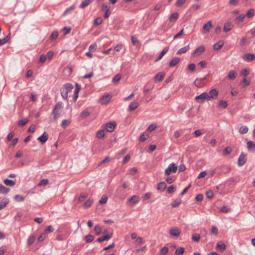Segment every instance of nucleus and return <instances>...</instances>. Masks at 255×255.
<instances>
[{
  "label": "nucleus",
  "instance_id": "1",
  "mask_svg": "<svg viewBox=\"0 0 255 255\" xmlns=\"http://www.w3.org/2000/svg\"><path fill=\"white\" fill-rule=\"evenodd\" d=\"M63 109V105L61 102H59L56 103L51 113V116H53V117L52 119H50V122H56L62 113Z\"/></svg>",
  "mask_w": 255,
  "mask_h": 255
},
{
  "label": "nucleus",
  "instance_id": "2",
  "mask_svg": "<svg viewBox=\"0 0 255 255\" xmlns=\"http://www.w3.org/2000/svg\"><path fill=\"white\" fill-rule=\"evenodd\" d=\"M64 89L61 90V95L63 99H67L68 93L74 88L73 85L71 83H66L64 85Z\"/></svg>",
  "mask_w": 255,
  "mask_h": 255
},
{
  "label": "nucleus",
  "instance_id": "3",
  "mask_svg": "<svg viewBox=\"0 0 255 255\" xmlns=\"http://www.w3.org/2000/svg\"><path fill=\"white\" fill-rule=\"evenodd\" d=\"M177 170V166L173 162L170 164L168 167L165 170V175H169L172 172L175 173Z\"/></svg>",
  "mask_w": 255,
  "mask_h": 255
},
{
  "label": "nucleus",
  "instance_id": "4",
  "mask_svg": "<svg viewBox=\"0 0 255 255\" xmlns=\"http://www.w3.org/2000/svg\"><path fill=\"white\" fill-rule=\"evenodd\" d=\"M195 100L199 103H203L205 100H208V93L204 92L195 98Z\"/></svg>",
  "mask_w": 255,
  "mask_h": 255
},
{
  "label": "nucleus",
  "instance_id": "5",
  "mask_svg": "<svg viewBox=\"0 0 255 255\" xmlns=\"http://www.w3.org/2000/svg\"><path fill=\"white\" fill-rule=\"evenodd\" d=\"M101 10L102 11L105 12V14L104 15V18H108L110 14L111 11L110 10V6L108 5L107 3H104L101 7Z\"/></svg>",
  "mask_w": 255,
  "mask_h": 255
},
{
  "label": "nucleus",
  "instance_id": "6",
  "mask_svg": "<svg viewBox=\"0 0 255 255\" xmlns=\"http://www.w3.org/2000/svg\"><path fill=\"white\" fill-rule=\"evenodd\" d=\"M219 92L216 89H213L208 93V101L211 99H216L218 95Z\"/></svg>",
  "mask_w": 255,
  "mask_h": 255
},
{
  "label": "nucleus",
  "instance_id": "7",
  "mask_svg": "<svg viewBox=\"0 0 255 255\" xmlns=\"http://www.w3.org/2000/svg\"><path fill=\"white\" fill-rule=\"evenodd\" d=\"M247 161L246 154L244 153H242L238 160V165L239 166H242L245 164Z\"/></svg>",
  "mask_w": 255,
  "mask_h": 255
},
{
  "label": "nucleus",
  "instance_id": "8",
  "mask_svg": "<svg viewBox=\"0 0 255 255\" xmlns=\"http://www.w3.org/2000/svg\"><path fill=\"white\" fill-rule=\"evenodd\" d=\"M116 126V123L110 122L105 125L104 128L108 132H112L115 129Z\"/></svg>",
  "mask_w": 255,
  "mask_h": 255
},
{
  "label": "nucleus",
  "instance_id": "9",
  "mask_svg": "<svg viewBox=\"0 0 255 255\" xmlns=\"http://www.w3.org/2000/svg\"><path fill=\"white\" fill-rule=\"evenodd\" d=\"M81 87L80 85H79L78 83L76 84L75 89L74 93V99H73L74 102H76L77 98H78L79 92L81 89Z\"/></svg>",
  "mask_w": 255,
  "mask_h": 255
},
{
  "label": "nucleus",
  "instance_id": "10",
  "mask_svg": "<svg viewBox=\"0 0 255 255\" xmlns=\"http://www.w3.org/2000/svg\"><path fill=\"white\" fill-rule=\"evenodd\" d=\"M81 87L80 85H79L78 83L76 84L75 89L74 93V99H73L74 102H76L77 98H78L79 92L81 89Z\"/></svg>",
  "mask_w": 255,
  "mask_h": 255
},
{
  "label": "nucleus",
  "instance_id": "11",
  "mask_svg": "<svg viewBox=\"0 0 255 255\" xmlns=\"http://www.w3.org/2000/svg\"><path fill=\"white\" fill-rule=\"evenodd\" d=\"M205 51V47L203 46H200L197 47L193 52V55L194 56H199L201 53H203Z\"/></svg>",
  "mask_w": 255,
  "mask_h": 255
},
{
  "label": "nucleus",
  "instance_id": "12",
  "mask_svg": "<svg viewBox=\"0 0 255 255\" xmlns=\"http://www.w3.org/2000/svg\"><path fill=\"white\" fill-rule=\"evenodd\" d=\"M243 59L246 61H251L255 59V54L247 53L244 55Z\"/></svg>",
  "mask_w": 255,
  "mask_h": 255
},
{
  "label": "nucleus",
  "instance_id": "13",
  "mask_svg": "<svg viewBox=\"0 0 255 255\" xmlns=\"http://www.w3.org/2000/svg\"><path fill=\"white\" fill-rule=\"evenodd\" d=\"M112 236H113L112 233L109 234L105 236H103L102 237H101L98 238L97 240V242H98L99 243H101L104 241H107V240L110 239L112 237Z\"/></svg>",
  "mask_w": 255,
  "mask_h": 255
},
{
  "label": "nucleus",
  "instance_id": "14",
  "mask_svg": "<svg viewBox=\"0 0 255 255\" xmlns=\"http://www.w3.org/2000/svg\"><path fill=\"white\" fill-rule=\"evenodd\" d=\"M172 236L178 237L181 233L180 229L177 227L172 228L170 231Z\"/></svg>",
  "mask_w": 255,
  "mask_h": 255
},
{
  "label": "nucleus",
  "instance_id": "15",
  "mask_svg": "<svg viewBox=\"0 0 255 255\" xmlns=\"http://www.w3.org/2000/svg\"><path fill=\"white\" fill-rule=\"evenodd\" d=\"M48 139V134L44 132L42 135L37 138V140H39L41 143H44Z\"/></svg>",
  "mask_w": 255,
  "mask_h": 255
},
{
  "label": "nucleus",
  "instance_id": "16",
  "mask_svg": "<svg viewBox=\"0 0 255 255\" xmlns=\"http://www.w3.org/2000/svg\"><path fill=\"white\" fill-rule=\"evenodd\" d=\"M111 97L109 94H105L101 99L102 103L105 104L108 103L111 100Z\"/></svg>",
  "mask_w": 255,
  "mask_h": 255
},
{
  "label": "nucleus",
  "instance_id": "17",
  "mask_svg": "<svg viewBox=\"0 0 255 255\" xmlns=\"http://www.w3.org/2000/svg\"><path fill=\"white\" fill-rule=\"evenodd\" d=\"M180 61V59L179 57H175L169 62V66L170 67H173L179 63Z\"/></svg>",
  "mask_w": 255,
  "mask_h": 255
},
{
  "label": "nucleus",
  "instance_id": "18",
  "mask_svg": "<svg viewBox=\"0 0 255 255\" xmlns=\"http://www.w3.org/2000/svg\"><path fill=\"white\" fill-rule=\"evenodd\" d=\"M165 76V73L163 72H159L157 73L155 77H154V80L155 82H160L162 80L163 78Z\"/></svg>",
  "mask_w": 255,
  "mask_h": 255
},
{
  "label": "nucleus",
  "instance_id": "19",
  "mask_svg": "<svg viewBox=\"0 0 255 255\" xmlns=\"http://www.w3.org/2000/svg\"><path fill=\"white\" fill-rule=\"evenodd\" d=\"M233 27V25L231 22H227L224 24L223 30L225 32L230 31Z\"/></svg>",
  "mask_w": 255,
  "mask_h": 255
},
{
  "label": "nucleus",
  "instance_id": "20",
  "mask_svg": "<svg viewBox=\"0 0 255 255\" xmlns=\"http://www.w3.org/2000/svg\"><path fill=\"white\" fill-rule=\"evenodd\" d=\"M168 51V47H165L162 51V52L160 53L159 56L156 57V58L155 59V61L156 62V61L160 60L162 58V57L164 55V54H165Z\"/></svg>",
  "mask_w": 255,
  "mask_h": 255
},
{
  "label": "nucleus",
  "instance_id": "21",
  "mask_svg": "<svg viewBox=\"0 0 255 255\" xmlns=\"http://www.w3.org/2000/svg\"><path fill=\"white\" fill-rule=\"evenodd\" d=\"M138 197L136 195L132 196L129 199H128V201L133 205L135 204L138 201Z\"/></svg>",
  "mask_w": 255,
  "mask_h": 255
},
{
  "label": "nucleus",
  "instance_id": "22",
  "mask_svg": "<svg viewBox=\"0 0 255 255\" xmlns=\"http://www.w3.org/2000/svg\"><path fill=\"white\" fill-rule=\"evenodd\" d=\"M203 81V79L197 78L194 81V84L197 87H202L204 85L202 82Z\"/></svg>",
  "mask_w": 255,
  "mask_h": 255
},
{
  "label": "nucleus",
  "instance_id": "23",
  "mask_svg": "<svg viewBox=\"0 0 255 255\" xmlns=\"http://www.w3.org/2000/svg\"><path fill=\"white\" fill-rule=\"evenodd\" d=\"M212 27L213 25L212 24L211 21H209L204 25L203 29L206 32H209L210 29L212 28Z\"/></svg>",
  "mask_w": 255,
  "mask_h": 255
},
{
  "label": "nucleus",
  "instance_id": "24",
  "mask_svg": "<svg viewBox=\"0 0 255 255\" xmlns=\"http://www.w3.org/2000/svg\"><path fill=\"white\" fill-rule=\"evenodd\" d=\"M224 45V42L223 41H219V42L215 43L213 46V49L214 50H218L220 49Z\"/></svg>",
  "mask_w": 255,
  "mask_h": 255
},
{
  "label": "nucleus",
  "instance_id": "25",
  "mask_svg": "<svg viewBox=\"0 0 255 255\" xmlns=\"http://www.w3.org/2000/svg\"><path fill=\"white\" fill-rule=\"evenodd\" d=\"M189 49V45L184 46L179 49L177 52V55H180L182 53H186Z\"/></svg>",
  "mask_w": 255,
  "mask_h": 255
},
{
  "label": "nucleus",
  "instance_id": "26",
  "mask_svg": "<svg viewBox=\"0 0 255 255\" xmlns=\"http://www.w3.org/2000/svg\"><path fill=\"white\" fill-rule=\"evenodd\" d=\"M247 147L249 150L254 151L255 150V143L252 141H249L247 142Z\"/></svg>",
  "mask_w": 255,
  "mask_h": 255
},
{
  "label": "nucleus",
  "instance_id": "27",
  "mask_svg": "<svg viewBox=\"0 0 255 255\" xmlns=\"http://www.w3.org/2000/svg\"><path fill=\"white\" fill-rule=\"evenodd\" d=\"M166 187V184L164 182H159L157 187V189L163 191Z\"/></svg>",
  "mask_w": 255,
  "mask_h": 255
},
{
  "label": "nucleus",
  "instance_id": "28",
  "mask_svg": "<svg viewBox=\"0 0 255 255\" xmlns=\"http://www.w3.org/2000/svg\"><path fill=\"white\" fill-rule=\"evenodd\" d=\"M10 189L0 183V192L2 194H7L9 192Z\"/></svg>",
  "mask_w": 255,
  "mask_h": 255
},
{
  "label": "nucleus",
  "instance_id": "29",
  "mask_svg": "<svg viewBox=\"0 0 255 255\" xmlns=\"http://www.w3.org/2000/svg\"><path fill=\"white\" fill-rule=\"evenodd\" d=\"M94 0H85L82 2L80 4V7L81 8H84L88 5H89Z\"/></svg>",
  "mask_w": 255,
  "mask_h": 255
},
{
  "label": "nucleus",
  "instance_id": "30",
  "mask_svg": "<svg viewBox=\"0 0 255 255\" xmlns=\"http://www.w3.org/2000/svg\"><path fill=\"white\" fill-rule=\"evenodd\" d=\"M49 184V180L46 179H42L39 183L38 184L37 186L40 187H45Z\"/></svg>",
  "mask_w": 255,
  "mask_h": 255
},
{
  "label": "nucleus",
  "instance_id": "31",
  "mask_svg": "<svg viewBox=\"0 0 255 255\" xmlns=\"http://www.w3.org/2000/svg\"><path fill=\"white\" fill-rule=\"evenodd\" d=\"M9 200L8 199H3L0 202V210L3 209L8 203Z\"/></svg>",
  "mask_w": 255,
  "mask_h": 255
},
{
  "label": "nucleus",
  "instance_id": "32",
  "mask_svg": "<svg viewBox=\"0 0 255 255\" xmlns=\"http://www.w3.org/2000/svg\"><path fill=\"white\" fill-rule=\"evenodd\" d=\"M237 76V73L234 70H231L228 73V78L230 80H234Z\"/></svg>",
  "mask_w": 255,
  "mask_h": 255
},
{
  "label": "nucleus",
  "instance_id": "33",
  "mask_svg": "<svg viewBox=\"0 0 255 255\" xmlns=\"http://www.w3.org/2000/svg\"><path fill=\"white\" fill-rule=\"evenodd\" d=\"M105 135L104 130H99L97 131L96 136L98 139H102L104 137Z\"/></svg>",
  "mask_w": 255,
  "mask_h": 255
},
{
  "label": "nucleus",
  "instance_id": "34",
  "mask_svg": "<svg viewBox=\"0 0 255 255\" xmlns=\"http://www.w3.org/2000/svg\"><path fill=\"white\" fill-rule=\"evenodd\" d=\"M138 106V103L136 102H131L129 106V109L130 111H132L136 109Z\"/></svg>",
  "mask_w": 255,
  "mask_h": 255
},
{
  "label": "nucleus",
  "instance_id": "35",
  "mask_svg": "<svg viewBox=\"0 0 255 255\" xmlns=\"http://www.w3.org/2000/svg\"><path fill=\"white\" fill-rule=\"evenodd\" d=\"M255 14V12L254 9L253 8H251L248 10L246 14H245V15H246V16H247L249 18H250V17L253 16Z\"/></svg>",
  "mask_w": 255,
  "mask_h": 255
},
{
  "label": "nucleus",
  "instance_id": "36",
  "mask_svg": "<svg viewBox=\"0 0 255 255\" xmlns=\"http://www.w3.org/2000/svg\"><path fill=\"white\" fill-rule=\"evenodd\" d=\"M181 203V200L180 199H178L174 200L171 204V205L173 208H176L179 206V205Z\"/></svg>",
  "mask_w": 255,
  "mask_h": 255
},
{
  "label": "nucleus",
  "instance_id": "37",
  "mask_svg": "<svg viewBox=\"0 0 255 255\" xmlns=\"http://www.w3.org/2000/svg\"><path fill=\"white\" fill-rule=\"evenodd\" d=\"M3 182L7 186H13L15 184V182L14 181L8 179H5Z\"/></svg>",
  "mask_w": 255,
  "mask_h": 255
},
{
  "label": "nucleus",
  "instance_id": "38",
  "mask_svg": "<svg viewBox=\"0 0 255 255\" xmlns=\"http://www.w3.org/2000/svg\"><path fill=\"white\" fill-rule=\"evenodd\" d=\"M246 17V15L244 14H241L239 16L237 17L235 19V21L237 23H240L243 22L244 18Z\"/></svg>",
  "mask_w": 255,
  "mask_h": 255
},
{
  "label": "nucleus",
  "instance_id": "39",
  "mask_svg": "<svg viewBox=\"0 0 255 255\" xmlns=\"http://www.w3.org/2000/svg\"><path fill=\"white\" fill-rule=\"evenodd\" d=\"M185 252L184 248L183 247H180L176 249L175 252V255H182Z\"/></svg>",
  "mask_w": 255,
  "mask_h": 255
},
{
  "label": "nucleus",
  "instance_id": "40",
  "mask_svg": "<svg viewBox=\"0 0 255 255\" xmlns=\"http://www.w3.org/2000/svg\"><path fill=\"white\" fill-rule=\"evenodd\" d=\"M217 248L221 251L223 252L226 249V245L223 243H218L217 245Z\"/></svg>",
  "mask_w": 255,
  "mask_h": 255
},
{
  "label": "nucleus",
  "instance_id": "41",
  "mask_svg": "<svg viewBox=\"0 0 255 255\" xmlns=\"http://www.w3.org/2000/svg\"><path fill=\"white\" fill-rule=\"evenodd\" d=\"M228 104L227 102L224 100H221L219 102L218 104V107H222L224 109H225L227 107Z\"/></svg>",
  "mask_w": 255,
  "mask_h": 255
},
{
  "label": "nucleus",
  "instance_id": "42",
  "mask_svg": "<svg viewBox=\"0 0 255 255\" xmlns=\"http://www.w3.org/2000/svg\"><path fill=\"white\" fill-rule=\"evenodd\" d=\"M178 17V13L176 12H174L171 14V15L169 17V20L170 21H175Z\"/></svg>",
  "mask_w": 255,
  "mask_h": 255
},
{
  "label": "nucleus",
  "instance_id": "43",
  "mask_svg": "<svg viewBox=\"0 0 255 255\" xmlns=\"http://www.w3.org/2000/svg\"><path fill=\"white\" fill-rule=\"evenodd\" d=\"M232 148L230 146H227L223 151V154L225 156L229 154L232 152Z\"/></svg>",
  "mask_w": 255,
  "mask_h": 255
},
{
  "label": "nucleus",
  "instance_id": "44",
  "mask_svg": "<svg viewBox=\"0 0 255 255\" xmlns=\"http://www.w3.org/2000/svg\"><path fill=\"white\" fill-rule=\"evenodd\" d=\"M29 120L27 119H24L20 120L18 123V126L19 127H23L25 126L27 123H28Z\"/></svg>",
  "mask_w": 255,
  "mask_h": 255
},
{
  "label": "nucleus",
  "instance_id": "45",
  "mask_svg": "<svg viewBox=\"0 0 255 255\" xmlns=\"http://www.w3.org/2000/svg\"><path fill=\"white\" fill-rule=\"evenodd\" d=\"M200 239V236L199 234H194L192 236V240L195 242H198L199 241Z\"/></svg>",
  "mask_w": 255,
  "mask_h": 255
},
{
  "label": "nucleus",
  "instance_id": "46",
  "mask_svg": "<svg viewBox=\"0 0 255 255\" xmlns=\"http://www.w3.org/2000/svg\"><path fill=\"white\" fill-rule=\"evenodd\" d=\"M108 201V197L106 195H103L100 200L99 203L100 204H106Z\"/></svg>",
  "mask_w": 255,
  "mask_h": 255
},
{
  "label": "nucleus",
  "instance_id": "47",
  "mask_svg": "<svg viewBox=\"0 0 255 255\" xmlns=\"http://www.w3.org/2000/svg\"><path fill=\"white\" fill-rule=\"evenodd\" d=\"M94 239V236L91 235H88L85 237V241L87 243H90L92 242Z\"/></svg>",
  "mask_w": 255,
  "mask_h": 255
},
{
  "label": "nucleus",
  "instance_id": "48",
  "mask_svg": "<svg viewBox=\"0 0 255 255\" xmlns=\"http://www.w3.org/2000/svg\"><path fill=\"white\" fill-rule=\"evenodd\" d=\"M148 137V134L147 133H143L139 136V140L140 141L143 142L145 141Z\"/></svg>",
  "mask_w": 255,
  "mask_h": 255
},
{
  "label": "nucleus",
  "instance_id": "49",
  "mask_svg": "<svg viewBox=\"0 0 255 255\" xmlns=\"http://www.w3.org/2000/svg\"><path fill=\"white\" fill-rule=\"evenodd\" d=\"M248 131V128L247 126H244L240 128L239 131L241 134L246 133Z\"/></svg>",
  "mask_w": 255,
  "mask_h": 255
},
{
  "label": "nucleus",
  "instance_id": "50",
  "mask_svg": "<svg viewBox=\"0 0 255 255\" xmlns=\"http://www.w3.org/2000/svg\"><path fill=\"white\" fill-rule=\"evenodd\" d=\"M54 231V228L51 225H49L47 226V227L45 229L44 233L46 234H49L50 233Z\"/></svg>",
  "mask_w": 255,
  "mask_h": 255
},
{
  "label": "nucleus",
  "instance_id": "51",
  "mask_svg": "<svg viewBox=\"0 0 255 255\" xmlns=\"http://www.w3.org/2000/svg\"><path fill=\"white\" fill-rule=\"evenodd\" d=\"M218 230L217 228L215 226H213L212 227L211 230V235H214L215 236H217L218 235Z\"/></svg>",
  "mask_w": 255,
  "mask_h": 255
},
{
  "label": "nucleus",
  "instance_id": "52",
  "mask_svg": "<svg viewBox=\"0 0 255 255\" xmlns=\"http://www.w3.org/2000/svg\"><path fill=\"white\" fill-rule=\"evenodd\" d=\"M58 36V32L56 31H54L52 32V33L51 34L50 39L52 40H55L57 38Z\"/></svg>",
  "mask_w": 255,
  "mask_h": 255
},
{
  "label": "nucleus",
  "instance_id": "53",
  "mask_svg": "<svg viewBox=\"0 0 255 255\" xmlns=\"http://www.w3.org/2000/svg\"><path fill=\"white\" fill-rule=\"evenodd\" d=\"M241 85L243 87H246L250 84V81L244 78L241 82Z\"/></svg>",
  "mask_w": 255,
  "mask_h": 255
},
{
  "label": "nucleus",
  "instance_id": "54",
  "mask_svg": "<svg viewBox=\"0 0 255 255\" xmlns=\"http://www.w3.org/2000/svg\"><path fill=\"white\" fill-rule=\"evenodd\" d=\"M250 69L248 68H245L241 71V73L242 75L247 76L250 74Z\"/></svg>",
  "mask_w": 255,
  "mask_h": 255
},
{
  "label": "nucleus",
  "instance_id": "55",
  "mask_svg": "<svg viewBox=\"0 0 255 255\" xmlns=\"http://www.w3.org/2000/svg\"><path fill=\"white\" fill-rule=\"evenodd\" d=\"M90 115V112L87 111H84L81 113L80 117L83 119H85L88 117Z\"/></svg>",
  "mask_w": 255,
  "mask_h": 255
},
{
  "label": "nucleus",
  "instance_id": "56",
  "mask_svg": "<svg viewBox=\"0 0 255 255\" xmlns=\"http://www.w3.org/2000/svg\"><path fill=\"white\" fill-rule=\"evenodd\" d=\"M93 203V200L91 199H88L87 200L85 203H84V207L85 208H87L89 207H90Z\"/></svg>",
  "mask_w": 255,
  "mask_h": 255
},
{
  "label": "nucleus",
  "instance_id": "57",
  "mask_svg": "<svg viewBox=\"0 0 255 255\" xmlns=\"http://www.w3.org/2000/svg\"><path fill=\"white\" fill-rule=\"evenodd\" d=\"M69 124H70V122H69L68 120H63L62 121L61 126L63 128H65L68 126V125Z\"/></svg>",
  "mask_w": 255,
  "mask_h": 255
},
{
  "label": "nucleus",
  "instance_id": "58",
  "mask_svg": "<svg viewBox=\"0 0 255 255\" xmlns=\"http://www.w3.org/2000/svg\"><path fill=\"white\" fill-rule=\"evenodd\" d=\"M103 22V19L101 17H97L94 20V24L98 25L101 24Z\"/></svg>",
  "mask_w": 255,
  "mask_h": 255
},
{
  "label": "nucleus",
  "instance_id": "59",
  "mask_svg": "<svg viewBox=\"0 0 255 255\" xmlns=\"http://www.w3.org/2000/svg\"><path fill=\"white\" fill-rule=\"evenodd\" d=\"M95 231L97 235H99L102 232L101 228L99 225H96L94 228Z\"/></svg>",
  "mask_w": 255,
  "mask_h": 255
},
{
  "label": "nucleus",
  "instance_id": "60",
  "mask_svg": "<svg viewBox=\"0 0 255 255\" xmlns=\"http://www.w3.org/2000/svg\"><path fill=\"white\" fill-rule=\"evenodd\" d=\"M168 252V248L166 247L162 248L160 250V254L165 255Z\"/></svg>",
  "mask_w": 255,
  "mask_h": 255
},
{
  "label": "nucleus",
  "instance_id": "61",
  "mask_svg": "<svg viewBox=\"0 0 255 255\" xmlns=\"http://www.w3.org/2000/svg\"><path fill=\"white\" fill-rule=\"evenodd\" d=\"M196 67V65L194 63H191L188 65L187 69L188 70H190L191 72H193L195 70Z\"/></svg>",
  "mask_w": 255,
  "mask_h": 255
},
{
  "label": "nucleus",
  "instance_id": "62",
  "mask_svg": "<svg viewBox=\"0 0 255 255\" xmlns=\"http://www.w3.org/2000/svg\"><path fill=\"white\" fill-rule=\"evenodd\" d=\"M206 196L208 199H211L214 196V194L212 191L209 190L206 192Z\"/></svg>",
  "mask_w": 255,
  "mask_h": 255
},
{
  "label": "nucleus",
  "instance_id": "63",
  "mask_svg": "<svg viewBox=\"0 0 255 255\" xmlns=\"http://www.w3.org/2000/svg\"><path fill=\"white\" fill-rule=\"evenodd\" d=\"M176 189V186L174 185H171L167 189V192L168 193H172L175 191Z\"/></svg>",
  "mask_w": 255,
  "mask_h": 255
},
{
  "label": "nucleus",
  "instance_id": "64",
  "mask_svg": "<svg viewBox=\"0 0 255 255\" xmlns=\"http://www.w3.org/2000/svg\"><path fill=\"white\" fill-rule=\"evenodd\" d=\"M87 197V194H84L81 195L78 199V201L79 202H83L86 198Z\"/></svg>",
  "mask_w": 255,
  "mask_h": 255
}]
</instances>
